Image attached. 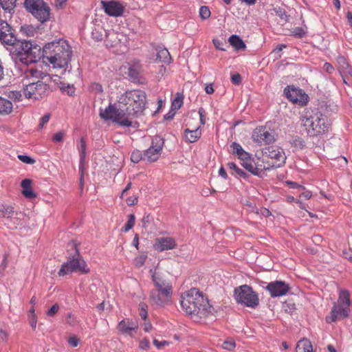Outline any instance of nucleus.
I'll use <instances>...</instances> for the list:
<instances>
[{"label":"nucleus","instance_id":"8fccbe9b","mask_svg":"<svg viewBox=\"0 0 352 352\" xmlns=\"http://www.w3.org/2000/svg\"><path fill=\"white\" fill-rule=\"evenodd\" d=\"M85 151H86V142L83 138H81L80 146V157L81 161H83L85 157Z\"/></svg>","mask_w":352,"mask_h":352},{"label":"nucleus","instance_id":"338daca9","mask_svg":"<svg viewBox=\"0 0 352 352\" xmlns=\"http://www.w3.org/2000/svg\"><path fill=\"white\" fill-rule=\"evenodd\" d=\"M343 255H344V258L351 261L352 260V250L351 248H349V250H344L343 251Z\"/></svg>","mask_w":352,"mask_h":352},{"label":"nucleus","instance_id":"69168bd1","mask_svg":"<svg viewBox=\"0 0 352 352\" xmlns=\"http://www.w3.org/2000/svg\"><path fill=\"white\" fill-rule=\"evenodd\" d=\"M323 69L329 74H332L334 72L333 67L329 63H325L323 65Z\"/></svg>","mask_w":352,"mask_h":352},{"label":"nucleus","instance_id":"6e6d98bb","mask_svg":"<svg viewBox=\"0 0 352 352\" xmlns=\"http://www.w3.org/2000/svg\"><path fill=\"white\" fill-rule=\"evenodd\" d=\"M126 203L129 206H133L138 203V197L137 196H131L126 199Z\"/></svg>","mask_w":352,"mask_h":352},{"label":"nucleus","instance_id":"a19ab883","mask_svg":"<svg viewBox=\"0 0 352 352\" xmlns=\"http://www.w3.org/2000/svg\"><path fill=\"white\" fill-rule=\"evenodd\" d=\"M128 217V221L124 227L122 228L125 232H129L134 226L135 221V217L133 214H130Z\"/></svg>","mask_w":352,"mask_h":352},{"label":"nucleus","instance_id":"a18cd8bd","mask_svg":"<svg viewBox=\"0 0 352 352\" xmlns=\"http://www.w3.org/2000/svg\"><path fill=\"white\" fill-rule=\"evenodd\" d=\"M233 154L236 155H240L245 151L242 146L237 142H232L230 145Z\"/></svg>","mask_w":352,"mask_h":352},{"label":"nucleus","instance_id":"603ef678","mask_svg":"<svg viewBox=\"0 0 352 352\" xmlns=\"http://www.w3.org/2000/svg\"><path fill=\"white\" fill-rule=\"evenodd\" d=\"M292 32V35L298 38H302L306 34L305 31L302 28L299 27L295 28Z\"/></svg>","mask_w":352,"mask_h":352},{"label":"nucleus","instance_id":"dca6fc26","mask_svg":"<svg viewBox=\"0 0 352 352\" xmlns=\"http://www.w3.org/2000/svg\"><path fill=\"white\" fill-rule=\"evenodd\" d=\"M254 142L262 144L273 142L275 139L274 135L264 126L256 128L252 133Z\"/></svg>","mask_w":352,"mask_h":352},{"label":"nucleus","instance_id":"7ed1b4c3","mask_svg":"<svg viewBox=\"0 0 352 352\" xmlns=\"http://www.w3.org/2000/svg\"><path fill=\"white\" fill-rule=\"evenodd\" d=\"M149 272L153 283V288L149 294L150 300L159 306L169 303L173 293L171 281L157 268L151 269Z\"/></svg>","mask_w":352,"mask_h":352},{"label":"nucleus","instance_id":"5701e85b","mask_svg":"<svg viewBox=\"0 0 352 352\" xmlns=\"http://www.w3.org/2000/svg\"><path fill=\"white\" fill-rule=\"evenodd\" d=\"M184 138L186 141L193 143L197 142L201 135V131L200 129V126H197L192 129H190V128H186L184 130Z\"/></svg>","mask_w":352,"mask_h":352},{"label":"nucleus","instance_id":"6e6552de","mask_svg":"<svg viewBox=\"0 0 352 352\" xmlns=\"http://www.w3.org/2000/svg\"><path fill=\"white\" fill-rule=\"evenodd\" d=\"M234 296L238 303L248 307L256 308L259 303L257 294L250 286L247 285L236 287L234 291Z\"/></svg>","mask_w":352,"mask_h":352},{"label":"nucleus","instance_id":"4d7b16f0","mask_svg":"<svg viewBox=\"0 0 352 352\" xmlns=\"http://www.w3.org/2000/svg\"><path fill=\"white\" fill-rule=\"evenodd\" d=\"M50 118V115L49 113L45 114V116L41 117L40 119L39 124H38L39 129H42L44 126V125L49 122Z\"/></svg>","mask_w":352,"mask_h":352},{"label":"nucleus","instance_id":"58836bf2","mask_svg":"<svg viewBox=\"0 0 352 352\" xmlns=\"http://www.w3.org/2000/svg\"><path fill=\"white\" fill-rule=\"evenodd\" d=\"M16 0H0V4L5 10L10 11L15 6Z\"/></svg>","mask_w":352,"mask_h":352},{"label":"nucleus","instance_id":"0eeeda50","mask_svg":"<svg viewBox=\"0 0 352 352\" xmlns=\"http://www.w3.org/2000/svg\"><path fill=\"white\" fill-rule=\"evenodd\" d=\"M10 45V52L11 56L16 60H19L25 64L34 62L31 57L33 50H36V47H33L32 43L27 41H18Z\"/></svg>","mask_w":352,"mask_h":352},{"label":"nucleus","instance_id":"20e7f679","mask_svg":"<svg viewBox=\"0 0 352 352\" xmlns=\"http://www.w3.org/2000/svg\"><path fill=\"white\" fill-rule=\"evenodd\" d=\"M119 103L126 115L138 116L142 113L146 107V93L139 89L127 91L121 96Z\"/></svg>","mask_w":352,"mask_h":352},{"label":"nucleus","instance_id":"e433bc0d","mask_svg":"<svg viewBox=\"0 0 352 352\" xmlns=\"http://www.w3.org/2000/svg\"><path fill=\"white\" fill-rule=\"evenodd\" d=\"M28 320L30 326L33 329H35L36 327V323H37V317L35 314V309L34 307H32V308L30 310L29 316H28Z\"/></svg>","mask_w":352,"mask_h":352},{"label":"nucleus","instance_id":"b1692460","mask_svg":"<svg viewBox=\"0 0 352 352\" xmlns=\"http://www.w3.org/2000/svg\"><path fill=\"white\" fill-rule=\"evenodd\" d=\"M107 42L111 43V47H116L119 45L122 41L126 40V36L122 33L116 32H110L106 35Z\"/></svg>","mask_w":352,"mask_h":352},{"label":"nucleus","instance_id":"9b49d317","mask_svg":"<svg viewBox=\"0 0 352 352\" xmlns=\"http://www.w3.org/2000/svg\"><path fill=\"white\" fill-rule=\"evenodd\" d=\"M49 93V86L42 80H32L25 85L23 94L25 98L34 100H41Z\"/></svg>","mask_w":352,"mask_h":352},{"label":"nucleus","instance_id":"680f3d73","mask_svg":"<svg viewBox=\"0 0 352 352\" xmlns=\"http://www.w3.org/2000/svg\"><path fill=\"white\" fill-rule=\"evenodd\" d=\"M68 343L72 347H76L79 343V340L76 336H72L68 339Z\"/></svg>","mask_w":352,"mask_h":352},{"label":"nucleus","instance_id":"09e8293b","mask_svg":"<svg viewBox=\"0 0 352 352\" xmlns=\"http://www.w3.org/2000/svg\"><path fill=\"white\" fill-rule=\"evenodd\" d=\"M18 158L20 161H21L22 162H23L25 164H34L35 163V160L28 155H19Z\"/></svg>","mask_w":352,"mask_h":352},{"label":"nucleus","instance_id":"c03bdc74","mask_svg":"<svg viewBox=\"0 0 352 352\" xmlns=\"http://www.w3.org/2000/svg\"><path fill=\"white\" fill-rule=\"evenodd\" d=\"M7 96L12 100L15 101L21 100L22 94L19 91L10 90L7 92Z\"/></svg>","mask_w":352,"mask_h":352},{"label":"nucleus","instance_id":"393cba45","mask_svg":"<svg viewBox=\"0 0 352 352\" xmlns=\"http://www.w3.org/2000/svg\"><path fill=\"white\" fill-rule=\"evenodd\" d=\"M21 186L23 188L22 194L28 199H34L36 197V193L34 192L32 188V180L30 179H25L21 182Z\"/></svg>","mask_w":352,"mask_h":352},{"label":"nucleus","instance_id":"774afa93","mask_svg":"<svg viewBox=\"0 0 352 352\" xmlns=\"http://www.w3.org/2000/svg\"><path fill=\"white\" fill-rule=\"evenodd\" d=\"M212 42L214 43V45L215 46V47L217 50H221V51H225V49L221 47L223 43L219 40H218V39H213Z\"/></svg>","mask_w":352,"mask_h":352},{"label":"nucleus","instance_id":"aec40b11","mask_svg":"<svg viewBox=\"0 0 352 352\" xmlns=\"http://www.w3.org/2000/svg\"><path fill=\"white\" fill-rule=\"evenodd\" d=\"M177 243L172 237H160L155 240L153 248L158 252L173 250L175 248Z\"/></svg>","mask_w":352,"mask_h":352},{"label":"nucleus","instance_id":"2f4dec72","mask_svg":"<svg viewBox=\"0 0 352 352\" xmlns=\"http://www.w3.org/2000/svg\"><path fill=\"white\" fill-rule=\"evenodd\" d=\"M14 212V208L10 206L2 205L0 206V217L10 218Z\"/></svg>","mask_w":352,"mask_h":352},{"label":"nucleus","instance_id":"bf43d9fd","mask_svg":"<svg viewBox=\"0 0 352 352\" xmlns=\"http://www.w3.org/2000/svg\"><path fill=\"white\" fill-rule=\"evenodd\" d=\"M231 82L234 85H239L241 82V77L239 74H234L231 76Z\"/></svg>","mask_w":352,"mask_h":352},{"label":"nucleus","instance_id":"de8ad7c7","mask_svg":"<svg viewBox=\"0 0 352 352\" xmlns=\"http://www.w3.org/2000/svg\"><path fill=\"white\" fill-rule=\"evenodd\" d=\"M236 346V343L234 340H226L222 344V347L228 351H232Z\"/></svg>","mask_w":352,"mask_h":352},{"label":"nucleus","instance_id":"f8f14e48","mask_svg":"<svg viewBox=\"0 0 352 352\" xmlns=\"http://www.w3.org/2000/svg\"><path fill=\"white\" fill-rule=\"evenodd\" d=\"M263 153L267 156L274 168L281 166L285 162L286 157L283 150L276 146H270L264 149Z\"/></svg>","mask_w":352,"mask_h":352},{"label":"nucleus","instance_id":"49530a36","mask_svg":"<svg viewBox=\"0 0 352 352\" xmlns=\"http://www.w3.org/2000/svg\"><path fill=\"white\" fill-rule=\"evenodd\" d=\"M147 258V256L144 254L140 255L134 258L133 264L137 267H140L144 265Z\"/></svg>","mask_w":352,"mask_h":352},{"label":"nucleus","instance_id":"bb28decb","mask_svg":"<svg viewBox=\"0 0 352 352\" xmlns=\"http://www.w3.org/2000/svg\"><path fill=\"white\" fill-rule=\"evenodd\" d=\"M338 69L340 74H349L352 76V67L349 64L346 58L343 56H339L337 58Z\"/></svg>","mask_w":352,"mask_h":352},{"label":"nucleus","instance_id":"ea45409f","mask_svg":"<svg viewBox=\"0 0 352 352\" xmlns=\"http://www.w3.org/2000/svg\"><path fill=\"white\" fill-rule=\"evenodd\" d=\"M139 315L142 319L146 320L148 315V306L145 302H140L138 306Z\"/></svg>","mask_w":352,"mask_h":352},{"label":"nucleus","instance_id":"412c9836","mask_svg":"<svg viewBox=\"0 0 352 352\" xmlns=\"http://www.w3.org/2000/svg\"><path fill=\"white\" fill-rule=\"evenodd\" d=\"M138 327V324L129 318L123 319L118 324V329L122 334L131 337L136 333Z\"/></svg>","mask_w":352,"mask_h":352},{"label":"nucleus","instance_id":"c9c22d12","mask_svg":"<svg viewBox=\"0 0 352 352\" xmlns=\"http://www.w3.org/2000/svg\"><path fill=\"white\" fill-rule=\"evenodd\" d=\"M25 74H26L27 77L30 76L32 78H35V79H39V78L43 79L44 78L43 72H41V71H39L36 69H33V68H30V69H28L26 72Z\"/></svg>","mask_w":352,"mask_h":352},{"label":"nucleus","instance_id":"f3484780","mask_svg":"<svg viewBox=\"0 0 352 352\" xmlns=\"http://www.w3.org/2000/svg\"><path fill=\"white\" fill-rule=\"evenodd\" d=\"M11 26L5 21H0V41L2 44L10 45L16 41Z\"/></svg>","mask_w":352,"mask_h":352},{"label":"nucleus","instance_id":"7c9ffc66","mask_svg":"<svg viewBox=\"0 0 352 352\" xmlns=\"http://www.w3.org/2000/svg\"><path fill=\"white\" fill-rule=\"evenodd\" d=\"M157 60L160 62L168 63L170 62L171 57L168 50L166 48L161 49L157 52Z\"/></svg>","mask_w":352,"mask_h":352},{"label":"nucleus","instance_id":"13d9d810","mask_svg":"<svg viewBox=\"0 0 352 352\" xmlns=\"http://www.w3.org/2000/svg\"><path fill=\"white\" fill-rule=\"evenodd\" d=\"M153 344L156 346V348L160 349L166 346H168L169 344V342L167 341H158L157 340L155 339L153 340Z\"/></svg>","mask_w":352,"mask_h":352},{"label":"nucleus","instance_id":"cd10ccee","mask_svg":"<svg viewBox=\"0 0 352 352\" xmlns=\"http://www.w3.org/2000/svg\"><path fill=\"white\" fill-rule=\"evenodd\" d=\"M13 109L12 103L8 99L0 96V114L8 115Z\"/></svg>","mask_w":352,"mask_h":352},{"label":"nucleus","instance_id":"9d476101","mask_svg":"<svg viewBox=\"0 0 352 352\" xmlns=\"http://www.w3.org/2000/svg\"><path fill=\"white\" fill-rule=\"evenodd\" d=\"M24 5L27 10L41 23L50 19V8L43 0H25Z\"/></svg>","mask_w":352,"mask_h":352},{"label":"nucleus","instance_id":"864d4df0","mask_svg":"<svg viewBox=\"0 0 352 352\" xmlns=\"http://www.w3.org/2000/svg\"><path fill=\"white\" fill-rule=\"evenodd\" d=\"M65 133L63 131H58L52 137L54 142H61L63 140Z\"/></svg>","mask_w":352,"mask_h":352},{"label":"nucleus","instance_id":"ddd939ff","mask_svg":"<svg viewBox=\"0 0 352 352\" xmlns=\"http://www.w3.org/2000/svg\"><path fill=\"white\" fill-rule=\"evenodd\" d=\"M164 146V140L160 137H155L151 146L144 152V160L149 162H156L162 153Z\"/></svg>","mask_w":352,"mask_h":352},{"label":"nucleus","instance_id":"4c0bfd02","mask_svg":"<svg viewBox=\"0 0 352 352\" xmlns=\"http://www.w3.org/2000/svg\"><path fill=\"white\" fill-rule=\"evenodd\" d=\"M255 160L252 159L251 155L247 160L241 161V164L248 171L253 173L254 164Z\"/></svg>","mask_w":352,"mask_h":352},{"label":"nucleus","instance_id":"052dcab7","mask_svg":"<svg viewBox=\"0 0 352 352\" xmlns=\"http://www.w3.org/2000/svg\"><path fill=\"white\" fill-rule=\"evenodd\" d=\"M286 47V45H278L274 50H273V53H274L275 54H277V56L276 58H280L281 57V54H280V52H282V50Z\"/></svg>","mask_w":352,"mask_h":352},{"label":"nucleus","instance_id":"4be33fe9","mask_svg":"<svg viewBox=\"0 0 352 352\" xmlns=\"http://www.w3.org/2000/svg\"><path fill=\"white\" fill-rule=\"evenodd\" d=\"M69 260L72 263V270H74V272H78L81 274H87L89 272V268L87 267L86 262L80 256H73L69 258Z\"/></svg>","mask_w":352,"mask_h":352},{"label":"nucleus","instance_id":"e2e57ef3","mask_svg":"<svg viewBox=\"0 0 352 352\" xmlns=\"http://www.w3.org/2000/svg\"><path fill=\"white\" fill-rule=\"evenodd\" d=\"M142 225L144 228H146L151 223V215L149 214H144L142 218Z\"/></svg>","mask_w":352,"mask_h":352},{"label":"nucleus","instance_id":"79ce46f5","mask_svg":"<svg viewBox=\"0 0 352 352\" xmlns=\"http://www.w3.org/2000/svg\"><path fill=\"white\" fill-rule=\"evenodd\" d=\"M144 160L142 152L139 150H134L131 155V160L133 163H138L140 160Z\"/></svg>","mask_w":352,"mask_h":352},{"label":"nucleus","instance_id":"5fc2aeb1","mask_svg":"<svg viewBox=\"0 0 352 352\" xmlns=\"http://www.w3.org/2000/svg\"><path fill=\"white\" fill-rule=\"evenodd\" d=\"M139 347L142 350H146L150 347V342L147 338H143L140 341Z\"/></svg>","mask_w":352,"mask_h":352},{"label":"nucleus","instance_id":"3c124183","mask_svg":"<svg viewBox=\"0 0 352 352\" xmlns=\"http://www.w3.org/2000/svg\"><path fill=\"white\" fill-rule=\"evenodd\" d=\"M59 310V305L56 303L51 307V308L47 311L46 314L49 317H54Z\"/></svg>","mask_w":352,"mask_h":352},{"label":"nucleus","instance_id":"4468645a","mask_svg":"<svg viewBox=\"0 0 352 352\" xmlns=\"http://www.w3.org/2000/svg\"><path fill=\"white\" fill-rule=\"evenodd\" d=\"M271 297L276 298L286 295L290 289L289 284L282 280L270 282L265 287Z\"/></svg>","mask_w":352,"mask_h":352},{"label":"nucleus","instance_id":"2eb2a0df","mask_svg":"<svg viewBox=\"0 0 352 352\" xmlns=\"http://www.w3.org/2000/svg\"><path fill=\"white\" fill-rule=\"evenodd\" d=\"M285 92L286 97L293 103L304 106L308 102L309 97L302 89L288 87L287 89H285Z\"/></svg>","mask_w":352,"mask_h":352},{"label":"nucleus","instance_id":"37998d69","mask_svg":"<svg viewBox=\"0 0 352 352\" xmlns=\"http://www.w3.org/2000/svg\"><path fill=\"white\" fill-rule=\"evenodd\" d=\"M211 12L208 6H201L199 9V16L201 19L206 20L210 16Z\"/></svg>","mask_w":352,"mask_h":352},{"label":"nucleus","instance_id":"72a5a7b5","mask_svg":"<svg viewBox=\"0 0 352 352\" xmlns=\"http://www.w3.org/2000/svg\"><path fill=\"white\" fill-rule=\"evenodd\" d=\"M72 272H74V271L72 270V263L68 259L66 263L62 265L58 274L59 276H63Z\"/></svg>","mask_w":352,"mask_h":352},{"label":"nucleus","instance_id":"c85d7f7f","mask_svg":"<svg viewBox=\"0 0 352 352\" xmlns=\"http://www.w3.org/2000/svg\"><path fill=\"white\" fill-rule=\"evenodd\" d=\"M296 352H313V347L308 339L300 340L296 346Z\"/></svg>","mask_w":352,"mask_h":352},{"label":"nucleus","instance_id":"1a4fd4ad","mask_svg":"<svg viewBox=\"0 0 352 352\" xmlns=\"http://www.w3.org/2000/svg\"><path fill=\"white\" fill-rule=\"evenodd\" d=\"M99 115L102 119L104 120H111L122 126L129 127L132 124L131 121L126 117L124 110L120 107L118 109L112 104H109L104 110L100 109Z\"/></svg>","mask_w":352,"mask_h":352},{"label":"nucleus","instance_id":"c756f323","mask_svg":"<svg viewBox=\"0 0 352 352\" xmlns=\"http://www.w3.org/2000/svg\"><path fill=\"white\" fill-rule=\"evenodd\" d=\"M228 41L230 44L236 50H244L246 47L245 43L237 35H232L229 37Z\"/></svg>","mask_w":352,"mask_h":352},{"label":"nucleus","instance_id":"f257e3e1","mask_svg":"<svg viewBox=\"0 0 352 352\" xmlns=\"http://www.w3.org/2000/svg\"><path fill=\"white\" fill-rule=\"evenodd\" d=\"M72 49L65 40L53 41L46 44L43 48L44 62L49 63L54 68L66 70L72 57Z\"/></svg>","mask_w":352,"mask_h":352},{"label":"nucleus","instance_id":"423d86ee","mask_svg":"<svg viewBox=\"0 0 352 352\" xmlns=\"http://www.w3.org/2000/svg\"><path fill=\"white\" fill-rule=\"evenodd\" d=\"M350 294L346 289H340L338 299L334 303L329 316L326 317L327 322H333L349 317L350 314Z\"/></svg>","mask_w":352,"mask_h":352},{"label":"nucleus","instance_id":"39448f33","mask_svg":"<svg viewBox=\"0 0 352 352\" xmlns=\"http://www.w3.org/2000/svg\"><path fill=\"white\" fill-rule=\"evenodd\" d=\"M301 123L308 135L313 137L322 135L330 126L326 116L321 113L302 116Z\"/></svg>","mask_w":352,"mask_h":352},{"label":"nucleus","instance_id":"473e14b6","mask_svg":"<svg viewBox=\"0 0 352 352\" xmlns=\"http://www.w3.org/2000/svg\"><path fill=\"white\" fill-rule=\"evenodd\" d=\"M184 96L182 94L177 92L171 104L172 110H178L183 104Z\"/></svg>","mask_w":352,"mask_h":352},{"label":"nucleus","instance_id":"f03ea898","mask_svg":"<svg viewBox=\"0 0 352 352\" xmlns=\"http://www.w3.org/2000/svg\"><path fill=\"white\" fill-rule=\"evenodd\" d=\"M180 302L182 309L192 316L205 318L211 312L207 298L196 288L183 293Z\"/></svg>","mask_w":352,"mask_h":352},{"label":"nucleus","instance_id":"a211bd4d","mask_svg":"<svg viewBox=\"0 0 352 352\" xmlns=\"http://www.w3.org/2000/svg\"><path fill=\"white\" fill-rule=\"evenodd\" d=\"M102 6L104 12L111 16H120L124 11V6L118 1H102Z\"/></svg>","mask_w":352,"mask_h":352},{"label":"nucleus","instance_id":"6ab92c4d","mask_svg":"<svg viewBox=\"0 0 352 352\" xmlns=\"http://www.w3.org/2000/svg\"><path fill=\"white\" fill-rule=\"evenodd\" d=\"M274 168L273 163L270 162L267 156L263 152L261 157L255 160L253 168V174L260 175L265 170Z\"/></svg>","mask_w":352,"mask_h":352},{"label":"nucleus","instance_id":"a878e982","mask_svg":"<svg viewBox=\"0 0 352 352\" xmlns=\"http://www.w3.org/2000/svg\"><path fill=\"white\" fill-rule=\"evenodd\" d=\"M142 72V65L139 62L128 63V75L132 80H138Z\"/></svg>","mask_w":352,"mask_h":352},{"label":"nucleus","instance_id":"0e129e2a","mask_svg":"<svg viewBox=\"0 0 352 352\" xmlns=\"http://www.w3.org/2000/svg\"><path fill=\"white\" fill-rule=\"evenodd\" d=\"M91 88L93 91H96L97 93H102V87L101 85L98 83H92L91 85Z\"/></svg>","mask_w":352,"mask_h":352},{"label":"nucleus","instance_id":"f704fd0d","mask_svg":"<svg viewBox=\"0 0 352 352\" xmlns=\"http://www.w3.org/2000/svg\"><path fill=\"white\" fill-rule=\"evenodd\" d=\"M228 168L230 169V170L232 171V174H234L236 175H239V176H241V177H245V173L242 170H241L235 163L234 162H229L227 164Z\"/></svg>","mask_w":352,"mask_h":352}]
</instances>
